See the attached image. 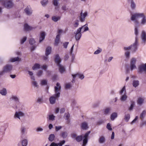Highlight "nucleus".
I'll return each mask as SVG.
<instances>
[{
    "label": "nucleus",
    "mask_w": 146,
    "mask_h": 146,
    "mask_svg": "<svg viewBox=\"0 0 146 146\" xmlns=\"http://www.w3.org/2000/svg\"><path fill=\"white\" fill-rule=\"evenodd\" d=\"M141 18L140 24L142 26L146 25V16L143 13H136L131 15V20L133 21L134 24L139 25V22L138 19Z\"/></svg>",
    "instance_id": "obj_1"
},
{
    "label": "nucleus",
    "mask_w": 146,
    "mask_h": 146,
    "mask_svg": "<svg viewBox=\"0 0 146 146\" xmlns=\"http://www.w3.org/2000/svg\"><path fill=\"white\" fill-rule=\"evenodd\" d=\"M54 89L55 94L49 99L50 103L52 104L55 103L56 100H57L60 96L61 86L59 83H56V86H54Z\"/></svg>",
    "instance_id": "obj_2"
},
{
    "label": "nucleus",
    "mask_w": 146,
    "mask_h": 146,
    "mask_svg": "<svg viewBox=\"0 0 146 146\" xmlns=\"http://www.w3.org/2000/svg\"><path fill=\"white\" fill-rule=\"evenodd\" d=\"M138 40H137V38H135V42L134 43L130 46L128 47H124L123 49L125 50H131L132 52L134 53L135 52L137 49V46L138 45Z\"/></svg>",
    "instance_id": "obj_3"
},
{
    "label": "nucleus",
    "mask_w": 146,
    "mask_h": 146,
    "mask_svg": "<svg viewBox=\"0 0 146 146\" xmlns=\"http://www.w3.org/2000/svg\"><path fill=\"white\" fill-rule=\"evenodd\" d=\"M3 5L5 8L10 9L14 7V4L11 0H6L3 2Z\"/></svg>",
    "instance_id": "obj_4"
},
{
    "label": "nucleus",
    "mask_w": 146,
    "mask_h": 146,
    "mask_svg": "<svg viewBox=\"0 0 146 146\" xmlns=\"http://www.w3.org/2000/svg\"><path fill=\"white\" fill-rule=\"evenodd\" d=\"M136 60L135 58H132L130 60V68L131 70L132 71L136 68L135 64Z\"/></svg>",
    "instance_id": "obj_5"
},
{
    "label": "nucleus",
    "mask_w": 146,
    "mask_h": 146,
    "mask_svg": "<svg viewBox=\"0 0 146 146\" xmlns=\"http://www.w3.org/2000/svg\"><path fill=\"white\" fill-rule=\"evenodd\" d=\"M13 66L10 64H7L3 67V69L6 73L11 72L13 70Z\"/></svg>",
    "instance_id": "obj_6"
},
{
    "label": "nucleus",
    "mask_w": 146,
    "mask_h": 146,
    "mask_svg": "<svg viewBox=\"0 0 146 146\" xmlns=\"http://www.w3.org/2000/svg\"><path fill=\"white\" fill-rule=\"evenodd\" d=\"M81 29L80 28H79L76 31H75L74 33L75 34V38L77 41L79 40L81 37L82 34Z\"/></svg>",
    "instance_id": "obj_7"
},
{
    "label": "nucleus",
    "mask_w": 146,
    "mask_h": 146,
    "mask_svg": "<svg viewBox=\"0 0 146 146\" xmlns=\"http://www.w3.org/2000/svg\"><path fill=\"white\" fill-rule=\"evenodd\" d=\"M90 133V131H87L84 135L83 141L82 146H86L88 142V137Z\"/></svg>",
    "instance_id": "obj_8"
},
{
    "label": "nucleus",
    "mask_w": 146,
    "mask_h": 146,
    "mask_svg": "<svg viewBox=\"0 0 146 146\" xmlns=\"http://www.w3.org/2000/svg\"><path fill=\"white\" fill-rule=\"evenodd\" d=\"M141 38L142 40V44L145 45L146 43V32L144 30L142 31Z\"/></svg>",
    "instance_id": "obj_9"
},
{
    "label": "nucleus",
    "mask_w": 146,
    "mask_h": 146,
    "mask_svg": "<svg viewBox=\"0 0 146 146\" xmlns=\"http://www.w3.org/2000/svg\"><path fill=\"white\" fill-rule=\"evenodd\" d=\"M88 14L87 12H85L84 13H83L82 10L81 11L79 18L81 22H83L85 21L86 17L88 15Z\"/></svg>",
    "instance_id": "obj_10"
},
{
    "label": "nucleus",
    "mask_w": 146,
    "mask_h": 146,
    "mask_svg": "<svg viewBox=\"0 0 146 146\" xmlns=\"http://www.w3.org/2000/svg\"><path fill=\"white\" fill-rule=\"evenodd\" d=\"M143 71L146 72V63L142 64L138 67V72L139 73L141 74Z\"/></svg>",
    "instance_id": "obj_11"
},
{
    "label": "nucleus",
    "mask_w": 146,
    "mask_h": 146,
    "mask_svg": "<svg viewBox=\"0 0 146 146\" xmlns=\"http://www.w3.org/2000/svg\"><path fill=\"white\" fill-rule=\"evenodd\" d=\"M25 11L27 15H30L32 14L33 10L30 6H28L25 9Z\"/></svg>",
    "instance_id": "obj_12"
},
{
    "label": "nucleus",
    "mask_w": 146,
    "mask_h": 146,
    "mask_svg": "<svg viewBox=\"0 0 146 146\" xmlns=\"http://www.w3.org/2000/svg\"><path fill=\"white\" fill-rule=\"evenodd\" d=\"M134 26L135 27V34L136 35L135 38H137V40H138V36L139 34V30L138 29L139 25L134 24Z\"/></svg>",
    "instance_id": "obj_13"
},
{
    "label": "nucleus",
    "mask_w": 146,
    "mask_h": 146,
    "mask_svg": "<svg viewBox=\"0 0 146 146\" xmlns=\"http://www.w3.org/2000/svg\"><path fill=\"white\" fill-rule=\"evenodd\" d=\"M65 141L63 140L58 143H56L54 142H52L49 146H62L63 144H64Z\"/></svg>",
    "instance_id": "obj_14"
},
{
    "label": "nucleus",
    "mask_w": 146,
    "mask_h": 146,
    "mask_svg": "<svg viewBox=\"0 0 146 146\" xmlns=\"http://www.w3.org/2000/svg\"><path fill=\"white\" fill-rule=\"evenodd\" d=\"M24 115V113L21 111L16 112L15 114L14 117L15 118H17L20 119V117H23Z\"/></svg>",
    "instance_id": "obj_15"
},
{
    "label": "nucleus",
    "mask_w": 146,
    "mask_h": 146,
    "mask_svg": "<svg viewBox=\"0 0 146 146\" xmlns=\"http://www.w3.org/2000/svg\"><path fill=\"white\" fill-rule=\"evenodd\" d=\"M128 2L130 4V7L132 10L135 9L136 7V5L133 0H127Z\"/></svg>",
    "instance_id": "obj_16"
},
{
    "label": "nucleus",
    "mask_w": 146,
    "mask_h": 146,
    "mask_svg": "<svg viewBox=\"0 0 146 146\" xmlns=\"http://www.w3.org/2000/svg\"><path fill=\"white\" fill-rule=\"evenodd\" d=\"M72 76L74 79H75L76 77H78L81 80L83 79L84 77L83 74H81L79 73H78L75 74H72Z\"/></svg>",
    "instance_id": "obj_17"
},
{
    "label": "nucleus",
    "mask_w": 146,
    "mask_h": 146,
    "mask_svg": "<svg viewBox=\"0 0 146 146\" xmlns=\"http://www.w3.org/2000/svg\"><path fill=\"white\" fill-rule=\"evenodd\" d=\"M55 62L56 64L57 65L60 64V63L61 62V60L58 54H56L55 57L54 59Z\"/></svg>",
    "instance_id": "obj_18"
},
{
    "label": "nucleus",
    "mask_w": 146,
    "mask_h": 146,
    "mask_svg": "<svg viewBox=\"0 0 146 146\" xmlns=\"http://www.w3.org/2000/svg\"><path fill=\"white\" fill-rule=\"evenodd\" d=\"M10 100H13L17 104H18L19 103V98L16 96H12L10 98Z\"/></svg>",
    "instance_id": "obj_19"
},
{
    "label": "nucleus",
    "mask_w": 146,
    "mask_h": 146,
    "mask_svg": "<svg viewBox=\"0 0 146 146\" xmlns=\"http://www.w3.org/2000/svg\"><path fill=\"white\" fill-rule=\"evenodd\" d=\"M25 30L26 31H29L32 30L34 28L29 26L27 24H25L24 25Z\"/></svg>",
    "instance_id": "obj_20"
},
{
    "label": "nucleus",
    "mask_w": 146,
    "mask_h": 146,
    "mask_svg": "<svg viewBox=\"0 0 146 146\" xmlns=\"http://www.w3.org/2000/svg\"><path fill=\"white\" fill-rule=\"evenodd\" d=\"M60 35L59 34L57 35L56 37L55 40L54 45L55 46H57L59 42L60 41Z\"/></svg>",
    "instance_id": "obj_21"
},
{
    "label": "nucleus",
    "mask_w": 146,
    "mask_h": 146,
    "mask_svg": "<svg viewBox=\"0 0 146 146\" xmlns=\"http://www.w3.org/2000/svg\"><path fill=\"white\" fill-rule=\"evenodd\" d=\"M88 128L87 123L86 122H84L82 123L81 128L83 130H86Z\"/></svg>",
    "instance_id": "obj_22"
},
{
    "label": "nucleus",
    "mask_w": 146,
    "mask_h": 146,
    "mask_svg": "<svg viewBox=\"0 0 146 146\" xmlns=\"http://www.w3.org/2000/svg\"><path fill=\"white\" fill-rule=\"evenodd\" d=\"M57 66L58 67L59 71L60 72L61 74L63 73L65 71V69L64 67L61 64L58 65H57Z\"/></svg>",
    "instance_id": "obj_23"
},
{
    "label": "nucleus",
    "mask_w": 146,
    "mask_h": 146,
    "mask_svg": "<svg viewBox=\"0 0 146 146\" xmlns=\"http://www.w3.org/2000/svg\"><path fill=\"white\" fill-rule=\"evenodd\" d=\"M45 35L44 32H42L40 33V36L39 38V42H41L45 38Z\"/></svg>",
    "instance_id": "obj_24"
},
{
    "label": "nucleus",
    "mask_w": 146,
    "mask_h": 146,
    "mask_svg": "<svg viewBox=\"0 0 146 146\" xmlns=\"http://www.w3.org/2000/svg\"><path fill=\"white\" fill-rule=\"evenodd\" d=\"M51 48L50 46L48 47L46 49L45 52V55L46 56H48L51 53Z\"/></svg>",
    "instance_id": "obj_25"
},
{
    "label": "nucleus",
    "mask_w": 146,
    "mask_h": 146,
    "mask_svg": "<svg viewBox=\"0 0 146 146\" xmlns=\"http://www.w3.org/2000/svg\"><path fill=\"white\" fill-rule=\"evenodd\" d=\"M7 90L5 88H3L0 91V94L2 96H6L7 94Z\"/></svg>",
    "instance_id": "obj_26"
},
{
    "label": "nucleus",
    "mask_w": 146,
    "mask_h": 146,
    "mask_svg": "<svg viewBox=\"0 0 146 146\" xmlns=\"http://www.w3.org/2000/svg\"><path fill=\"white\" fill-rule=\"evenodd\" d=\"M146 114V111L145 110H143L142 112L141 113L140 115V118L141 120H143L144 118L145 117Z\"/></svg>",
    "instance_id": "obj_27"
},
{
    "label": "nucleus",
    "mask_w": 146,
    "mask_h": 146,
    "mask_svg": "<svg viewBox=\"0 0 146 146\" xmlns=\"http://www.w3.org/2000/svg\"><path fill=\"white\" fill-rule=\"evenodd\" d=\"M132 85L133 86L136 88L139 85V82L137 80H134L133 82Z\"/></svg>",
    "instance_id": "obj_28"
},
{
    "label": "nucleus",
    "mask_w": 146,
    "mask_h": 146,
    "mask_svg": "<svg viewBox=\"0 0 146 146\" xmlns=\"http://www.w3.org/2000/svg\"><path fill=\"white\" fill-rule=\"evenodd\" d=\"M143 101L144 99L143 98H139L137 99V102L138 105L141 106L143 103Z\"/></svg>",
    "instance_id": "obj_29"
},
{
    "label": "nucleus",
    "mask_w": 146,
    "mask_h": 146,
    "mask_svg": "<svg viewBox=\"0 0 146 146\" xmlns=\"http://www.w3.org/2000/svg\"><path fill=\"white\" fill-rule=\"evenodd\" d=\"M59 0H53L52 3L53 5L56 7L55 9H57L58 8V7H57L58 5V1Z\"/></svg>",
    "instance_id": "obj_30"
},
{
    "label": "nucleus",
    "mask_w": 146,
    "mask_h": 146,
    "mask_svg": "<svg viewBox=\"0 0 146 146\" xmlns=\"http://www.w3.org/2000/svg\"><path fill=\"white\" fill-rule=\"evenodd\" d=\"M61 17L60 16L56 17L55 16H52V20L55 22H56L60 20Z\"/></svg>",
    "instance_id": "obj_31"
},
{
    "label": "nucleus",
    "mask_w": 146,
    "mask_h": 146,
    "mask_svg": "<svg viewBox=\"0 0 146 146\" xmlns=\"http://www.w3.org/2000/svg\"><path fill=\"white\" fill-rule=\"evenodd\" d=\"M127 96L126 95V93H124L123 95H122L120 98V100L121 101L124 102L125 101L127 98Z\"/></svg>",
    "instance_id": "obj_32"
},
{
    "label": "nucleus",
    "mask_w": 146,
    "mask_h": 146,
    "mask_svg": "<svg viewBox=\"0 0 146 146\" xmlns=\"http://www.w3.org/2000/svg\"><path fill=\"white\" fill-rule=\"evenodd\" d=\"M28 143V140L26 139H23L21 142L22 146H27Z\"/></svg>",
    "instance_id": "obj_33"
},
{
    "label": "nucleus",
    "mask_w": 146,
    "mask_h": 146,
    "mask_svg": "<svg viewBox=\"0 0 146 146\" xmlns=\"http://www.w3.org/2000/svg\"><path fill=\"white\" fill-rule=\"evenodd\" d=\"M55 135L54 134H50L49 135L48 139L50 142H52L55 138Z\"/></svg>",
    "instance_id": "obj_34"
},
{
    "label": "nucleus",
    "mask_w": 146,
    "mask_h": 146,
    "mask_svg": "<svg viewBox=\"0 0 146 146\" xmlns=\"http://www.w3.org/2000/svg\"><path fill=\"white\" fill-rule=\"evenodd\" d=\"M105 141V137L103 136L100 137L99 139V142L100 143H104Z\"/></svg>",
    "instance_id": "obj_35"
},
{
    "label": "nucleus",
    "mask_w": 146,
    "mask_h": 146,
    "mask_svg": "<svg viewBox=\"0 0 146 146\" xmlns=\"http://www.w3.org/2000/svg\"><path fill=\"white\" fill-rule=\"evenodd\" d=\"M48 0H43L40 1L43 7H45L48 3Z\"/></svg>",
    "instance_id": "obj_36"
},
{
    "label": "nucleus",
    "mask_w": 146,
    "mask_h": 146,
    "mask_svg": "<svg viewBox=\"0 0 146 146\" xmlns=\"http://www.w3.org/2000/svg\"><path fill=\"white\" fill-rule=\"evenodd\" d=\"M83 139L82 135L78 136L76 137V140L78 142H80L82 141Z\"/></svg>",
    "instance_id": "obj_37"
},
{
    "label": "nucleus",
    "mask_w": 146,
    "mask_h": 146,
    "mask_svg": "<svg viewBox=\"0 0 146 146\" xmlns=\"http://www.w3.org/2000/svg\"><path fill=\"white\" fill-rule=\"evenodd\" d=\"M144 126H146V120H142L140 123V126L141 127H143Z\"/></svg>",
    "instance_id": "obj_38"
},
{
    "label": "nucleus",
    "mask_w": 146,
    "mask_h": 146,
    "mask_svg": "<svg viewBox=\"0 0 146 146\" xmlns=\"http://www.w3.org/2000/svg\"><path fill=\"white\" fill-rule=\"evenodd\" d=\"M117 117V114L116 113H112L111 116V119L112 120H113Z\"/></svg>",
    "instance_id": "obj_39"
},
{
    "label": "nucleus",
    "mask_w": 146,
    "mask_h": 146,
    "mask_svg": "<svg viewBox=\"0 0 146 146\" xmlns=\"http://www.w3.org/2000/svg\"><path fill=\"white\" fill-rule=\"evenodd\" d=\"M21 133L22 135L21 138L23 139V135L25 134V131H26V128L24 127H21Z\"/></svg>",
    "instance_id": "obj_40"
},
{
    "label": "nucleus",
    "mask_w": 146,
    "mask_h": 146,
    "mask_svg": "<svg viewBox=\"0 0 146 146\" xmlns=\"http://www.w3.org/2000/svg\"><path fill=\"white\" fill-rule=\"evenodd\" d=\"M135 102L133 101H131V104L130 105V107L129 108V111L132 110L135 105Z\"/></svg>",
    "instance_id": "obj_41"
},
{
    "label": "nucleus",
    "mask_w": 146,
    "mask_h": 146,
    "mask_svg": "<svg viewBox=\"0 0 146 146\" xmlns=\"http://www.w3.org/2000/svg\"><path fill=\"white\" fill-rule=\"evenodd\" d=\"M67 133L66 131H65L61 133V136L64 139L67 137Z\"/></svg>",
    "instance_id": "obj_42"
},
{
    "label": "nucleus",
    "mask_w": 146,
    "mask_h": 146,
    "mask_svg": "<svg viewBox=\"0 0 146 146\" xmlns=\"http://www.w3.org/2000/svg\"><path fill=\"white\" fill-rule=\"evenodd\" d=\"M111 110V108H106L104 110V113L105 115H107L109 114L110 111Z\"/></svg>",
    "instance_id": "obj_43"
},
{
    "label": "nucleus",
    "mask_w": 146,
    "mask_h": 146,
    "mask_svg": "<svg viewBox=\"0 0 146 146\" xmlns=\"http://www.w3.org/2000/svg\"><path fill=\"white\" fill-rule=\"evenodd\" d=\"M40 65L36 63L32 67V69L33 70H35L37 69L40 68Z\"/></svg>",
    "instance_id": "obj_44"
},
{
    "label": "nucleus",
    "mask_w": 146,
    "mask_h": 146,
    "mask_svg": "<svg viewBox=\"0 0 146 146\" xmlns=\"http://www.w3.org/2000/svg\"><path fill=\"white\" fill-rule=\"evenodd\" d=\"M124 92V93H126V91L125 89V86H124L122 88L121 90L119 91V93L120 95H121L122 94L123 92Z\"/></svg>",
    "instance_id": "obj_45"
},
{
    "label": "nucleus",
    "mask_w": 146,
    "mask_h": 146,
    "mask_svg": "<svg viewBox=\"0 0 146 146\" xmlns=\"http://www.w3.org/2000/svg\"><path fill=\"white\" fill-rule=\"evenodd\" d=\"M130 118L129 114H125V116L124 119L126 121L128 122Z\"/></svg>",
    "instance_id": "obj_46"
},
{
    "label": "nucleus",
    "mask_w": 146,
    "mask_h": 146,
    "mask_svg": "<svg viewBox=\"0 0 146 146\" xmlns=\"http://www.w3.org/2000/svg\"><path fill=\"white\" fill-rule=\"evenodd\" d=\"M64 118L66 120H68L70 117V114L69 113H65L64 115Z\"/></svg>",
    "instance_id": "obj_47"
},
{
    "label": "nucleus",
    "mask_w": 146,
    "mask_h": 146,
    "mask_svg": "<svg viewBox=\"0 0 146 146\" xmlns=\"http://www.w3.org/2000/svg\"><path fill=\"white\" fill-rule=\"evenodd\" d=\"M35 42V41L34 38H31L29 40V43L31 45H33Z\"/></svg>",
    "instance_id": "obj_48"
},
{
    "label": "nucleus",
    "mask_w": 146,
    "mask_h": 146,
    "mask_svg": "<svg viewBox=\"0 0 146 146\" xmlns=\"http://www.w3.org/2000/svg\"><path fill=\"white\" fill-rule=\"evenodd\" d=\"M72 86L71 83H69L66 84L65 85V88L66 89H70Z\"/></svg>",
    "instance_id": "obj_49"
},
{
    "label": "nucleus",
    "mask_w": 146,
    "mask_h": 146,
    "mask_svg": "<svg viewBox=\"0 0 146 146\" xmlns=\"http://www.w3.org/2000/svg\"><path fill=\"white\" fill-rule=\"evenodd\" d=\"M55 116L53 115H48V119L49 120L54 121V120Z\"/></svg>",
    "instance_id": "obj_50"
},
{
    "label": "nucleus",
    "mask_w": 146,
    "mask_h": 146,
    "mask_svg": "<svg viewBox=\"0 0 146 146\" xmlns=\"http://www.w3.org/2000/svg\"><path fill=\"white\" fill-rule=\"evenodd\" d=\"M19 60V57H17L11 58L10 59V61L11 62H13L16 61H18Z\"/></svg>",
    "instance_id": "obj_51"
},
{
    "label": "nucleus",
    "mask_w": 146,
    "mask_h": 146,
    "mask_svg": "<svg viewBox=\"0 0 146 146\" xmlns=\"http://www.w3.org/2000/svg\"><path fill=\"white\" fill-rule=\"evenodd\" d=\"M130 53L129 51H127L125 53V56L127 58H129L130 57Z\"/></svg>",
    "instance_id": "obj_52"
},
{
    "label": "nucleus",
    "mask_w": 146,
    "mask_h": 146,
    "mask_svg": "<svg viewBox=\"0 0 146 146\" xmlns=\"http://www.w3.org/2000/svg\"><path fill=\"white\" fill-rule=\"evenodd\" d=\"M104 122V120L103 119H101L99 120L97 122V124L98 125H100L103 124Z\"/></svg>",
    "instance_id": "obj_53"
},
{
    "label": "nucleus",
    "mask_w": 146,
    "mask_h": 146,
    "mask_svg": "<svg viewBox=\"0 0 146 146\" xmlns=\"http://www.w3.org/2000/svg\"><path fill=\"white\" fill-rule=\"evenodd\" d=\"M6 73V72L4 71V70L2 69V70L0 71V78H1Z\"/></svg>",
    "instance_id": "obj_54"
},
{
    "label": "nucleus",
    "mask_w": 146,
    "mask_h": 146,
    "mask_svg": "<svg viewBox=\"0 0 146 146\" xmlns=\"http://www.w3.org/2000/svg\"><path fill=\"white\" fill-rule=\"evenodd\" d=\"M102 50L100 48H99L98 50H96L94 52V54H98L102 52Z\"/></svg>",
    "instance_id": "obj_55"
},
{
    "label": "nucleus",
    "mask_w": 146,
    "mask_h": 146,
    "mask_svg": "<svg viewBox=\"0 0 146 146\" xmlns=\"http://www.w3.org/2000/svg\"><path fill=\"white\" fill-rule=\"evenodd\" d=\"M32 83L33 85L36 87H38V85L37 83L35 81H32Z\"/></svg>",
    "instance_id": "obj_56"
},
{
    "label": "nucleus",
    "mask_w": 146,
    "mask_h": 146,
    "mask_svg": "<svg viewBox=\"0 0 146 146\" xmlns=\"http://www.w3.org/2000/svg\"><path fill=\"white\" fill-rule=\"evenodd\" d=\"M47 84V81L46 80H43L41 81V84L42 86L46 85Z\"/></svg>",
    "instance_id": "obj_57"
},
{
    "label": "nucleus",
    "mask_w": 146,
    "mask_h": 146,
    "mask_svg": "<svg viewBox=\"0 0 146 146\" xmlns=\"http://www.w3.org/2000/svg\"><path fill=\"white\" fill-rule=\"evenodd\" d=\"M69 44L68 42H65L63 43V46L64 48H66L67 47L68 45Z\"/></svg>",
    "instance_id": "obj_58"
},
{
    "label": "nucleus",
    "mask_w": 146,
    "mask_h": 146,
    "mask_svg": "<svg viewBox=\"0 0 146 146\" xmlns=\"http://www.w3.org/2000/svg\"><path fill=\"white\" fill-rule=\"evenodd\" d=\"M106 127L110 131H111L112 130V128L111 127L110 124L109 123H108L107 124Z\"/></svg>",
    "instance_id": "obj_59"
},
{
    "label": "nucleus",
    "mask_w": 146,
    "mask_h": 146,
    "mask_svg": "<svg viewBox=\"0 0 146 146\" xmlns=\"http://www.w3.org/2000/svg\"><path fill=\"white\" fill-rule=\"evenodd\" d=\"M43 102V99L42 97L39 98L37 100V102L40 104L42 103Z\"/></svg>",
    "instance_id": "obj_60"
},
{
    "label": "nucleus",
    "mask_w": 146,
    "mask_h": 146,
    "mask_svg": "<svg viewBox=\"0 0 146 146\" xmlns=\"http://www.w3.org/2000/svg\"><path fill=\"white\" fill-rule=\"evenodd\" d=\"M138 119V117L137 116H136L135 118L131 121V124H133V123L137 121Z\"/></svg>",
    "instance_id": "obj_61"
},
{
    "label": "nucleus",
    "mask_w": 146,
    "mask_h": 146,
    "mask_svg": "<svg viewBox=\"0 0 146 146\" xmlns=\"http://www.w3.org/2000/svg\"><path fill=\"white\" fill-rule=\"evenodd\" d=\"M79 21L78 20H76L75 21V22L74 25V26L75 27H78L79 25L78 23Z\"/></svg>",
    "instance_id": "obj_62"
},
{
    "label": "nucleus",
    "mask_w": 146,
    "mask_h": 146,
    "mask_svg": "<svg viewBox=\"0 0 146 146\" xmlns=\"http://www.w3.org/2000/svg\"><path fill=\"white\" fill-rule=\"evenodd\" d=\"M27 37L26 36L24 37L21 41V44H23L26 40Z\"/></svg>",
    "instance_id": "obj_63"
},
{
    "label": "nucleus",
    "mask_w": 146,
    "mask_h": 146,
    "mask_svg": "<svg viewBox=\"0 0 146 146\" xmlns=\"http://www.w3.org/2000/svg\"><path fill=\"white\" fill-rule=\"evenodd\" d=\"M43 130V129L40 127H38L36 129V131L37 132L42 131Z\"/></svg>",
    "instance_id": "obj_64"
}]
</instances>
